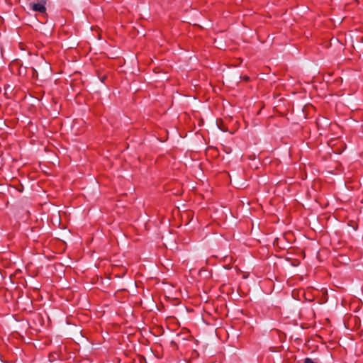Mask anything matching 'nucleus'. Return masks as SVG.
Returning <instances> with one entry per match:
<instances>
[{"label": "nucleus", "mask_w": 363, "mask_h": 363, "mask_svg": "<svg viewBox=\"0 0 363 363\" xmlns=\"http://www.w3.org/2000/svg\"><path fill=\"white\" fill-rule=\"evenodd\" d=\"M29 7L34 11L39 12L40 13H45L46 12L45 1L44 0H38V2H30Z\"/></svg>", "instance_id": "1"}, {"label": "nucleus", "mask_w": 363, "mask_h": 363, "mask_svg": "<svg viewBox=\"0 0 363 363\" xmlns=\"http://www.w3.org/2000/svg\"><path fill=\"white\" fill-rule=\"evenodd\" d=\"M303 363H318V362L315 361V360H313V359H312L310 357H306V358L304 359Z\"/></svg>", "instance_id": "2"}]
</instances>
